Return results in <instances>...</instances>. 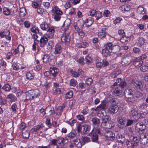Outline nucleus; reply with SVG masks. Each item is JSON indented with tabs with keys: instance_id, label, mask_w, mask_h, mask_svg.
<instances>
[{
	"instance_id": "f257e3e1",
	"label": "nucleus",
	"mask_w": 148,
	"mask_h": 148,
	"mask_svg": "<svg viewBox=\"0 0 148 148\" xmlns=\"http://www.w3.org/2000/svg\"><path fill=\"white\" fill-rule=\"evenodd\" d=\"M52 10L53 13V18L56 21H59L61 18V16L62 14V12L57 6L53 7Z\"/></svg>"
},
{
	"instance_id": "f03ea898",
	"label": "nucleus",
	"mask_w": 148,
	"mask_h": 148,
	"mask_svg": "<svg viewBox=\"0 0 148 148\" xmlns=\"http://www.w3.org/2000/svg\"><path fill=\"white\" fill-rule=\"evenodd\" d=\"M124 94L125 97L130 101L133 102L135 101L134 99V92L131 89L127 88L124 91Z\"/></svg>"
},
{
	"instance_id": "7ed1b4c3",
	"label": "nucleus",
	"mask_w": 148,
	"mask_h": 148,
	"mask_svg": "<svg viewBox=\"0 0 148 148\" xmlns=\"http://www.w3.org/2000/svg\"><path fill=\"white\" fill-rule=\"evenodd\" d=\"M139 140L140 143L145 145L148 143V134L143 132L139 133Z\"/></svg>"
},
{
	"instance_id": "20e7f679",
	"label": "nucleus",
	"mask_w": 148,
	"mask_h": 148,
	"mask_svg": "<svg viewBox=\"0 0 148 148\" xmlns=\"http://www.w3.org/2000/svg\"><path fill=\"white\" fill-rule=\"evenodd\" d=\"M132 57L130 55H126L123 58L121 64L123 66H125L129 65L131 61Z\"/></svg>"
},
{
	"instance_id": "39448f33",
	"label": "nucleus",
	"mask_w": 148,
	"mask_h": 148,
	"mask_svg": "<svg viewBox=\"0 0 148 148\" xmlns=\"http://www.w3.org/2000/svg\"><path fill=\"white\" fill-rule=\"evenodd\" d=\"M119 107L117 105H110L108 108V112L111 114H114L119 110Z\"/></svg>"
},
{
	"instance_id": "423d86ee",
	"label": "nucleus",
	"mask_w": 148,
	"mask_h": 148,
	"mask_svg": "<svg viewBox=\"0 0 148 148\" xmlns=\"http://www.w3.org/2000/svg\"><path fill=\"white\" fill-rule=\"evenodd\" d=\"M146 128V126L142 122H139L136 123L135 126V130L138 132H142Z\"/></svg>"
},
{
	"instance_id": "0eeeda50",
	"label": "nucleus",
	"mask_w": 148,
	"mask_h": 148,
	"mask_svg": "<svg viewBox=\"0 0 148 148\" xmlns=\"http://www.w3.org/2000/svg\"><path fill=\"white\" fill-rule=\"evenodd\" d=\"M130 116L134 117L136 120H138L140 118V114L138 113L137 111L134 109L132 108L129 112Z\"/></svg>"
},
{
	"instance_id": "6e6552de",
	"label": "nucleus",
	"mask_w": 148,
	"mask_h": 148,
	"mask_svg": "<svg viewBox=\"0 0 148 148\" xmlns=\"http://www.w3.org/2000/svg\"><path fill=\"white\" fill-rule=\"evenodd\" d=\"M105 136L110 140H114L116 138L115 137V134L111 131L106 132L104 134Z\"/></svg>"
},
{
	"instance_id": "1a4fd4ad",
	"label": "nucleus",
	"mask_w": 148,
	"mask_h": 148,
	"mask_svg": "<svg viewBox=\"0 0 148 148\" xmlns=\"http://www.w3.org/2000/svg\"><path fill=\"white\" fill-rule=\"evenodd\" d=\"M102 122L101 126L103 127L106 125L107 123H108L109 120V117L108 116L106 115L103 116L101 117Z\"/></svg>"
},
{
	"instance_id": "9d476101",
	"label": "nucleus",
	"mask_w": 148,
	"mask_h": 148,
	"mask_svg": "<svg viewBox=\"0 0 148 148\" xmlns=\"http://www.w3.org/2000/svg\"><path fill=\"white\" fill-rule=\"evenodd\" d=\"M119 124H117L118 126L121 129H123L126 123V120L122 117L119 118L118 120Z\"/></svg>"
},
{
	"instance_id": "9b49d317",
	"label": "nucleus",
	"mask_w": 148,
	"mask_h": 148,
	"mask_svg": "<svg viewBox=\"0 0 148 148\" xmlns=\"http://www.w3.org/2000/svg\"><path fill=\"white\" fill-rule=\"evenodd\" d=\"M82 133L84 134H86L89 132L90 129V126L88 125L85 124L82 125Z\"/></svg>"
},
{
	"instance_id": "f8f14e48",
	"label": "nucleus",
	"mask_w": 148,
	"mask_h": 148,
	"mask_svg": "<svg viewBox=\"0 0 148 148\" xmlns=\"http://www.w3.org/2000/svg\"><path fill=\"white\" fill-rule=\"evenodd\" d=\"M59 70L55 67H51L50 68V72L52 75L54 77H56L58 74Z\"/></svg>"
},
{
	"instance_id": "ddd939ff",
	"label": "nucleus",
	"mask_w": 148,
	"mask_h": 148,
	"mask_svg": "<svg viewBox=\"0 0 148 148\" xmlns=\"http://www.w3.org/2000/svg\"><path fill=\"white\" fill-rule=\"evenodd\" d=\"M106 108V103L105 102L101 103L99 106H97L95 109V110L96 111H99L101 110H104Z\"/></svg>"
},
{
	"instance_id": "4468645a",
	"label": "nucleus",
	"mask_w": 148,
	"mask_h": 148,
	"mask_svg": "<svg viewBox=\"0 0 148 148\" xmlns=\"http://www.w3.org/2000/svg\"><path fill=\"white\" fill-rule=\"evenodd\" d=\"M33 99L37 98L40 95V91L37 89L30 90Z\"/></svg>"
},
{
	"instance_id": "2eb2a0df",
	"label": "nucleus",
	"mask_w": 148,
	"mask_h": 148,
	"mask_svg": "<svg viewBox=\"0 0 148 148\" xmlns=\"http://www.w3.org/2000/svg\"><path fill=\"white\" fill-rule=\"evenodd\" d=\"M71 38L70 36H67L63 34L61 37V40L62 42L68 43L70 41Z\"/></svg>"
},
{
	"instance_id": "dca6fc26",
	"label": "nucleus",
	"mask_w": 148,
	"mask_h": 148,
	"mask_svg": "<svg viewBox=\"0 0 148 148\" xmlns=\"http://www.w3.org/2000/svg\"><path fill=\"white\" fill-rule=\"evenodd\" d=\"M89 135L91 137L92 141L95 142H97L98 139V136L96 133H90Z\"/></svg>"
},
{
	"instance_id": "f3484780",
	"label": "nucleus",
	"mask_w": 148,
	"mask_h": 148,
	"mask_svg": "<svg viewBox=\"0 0 148 148\" xmlns=\"http://www.w3.org/2000/svg\"><path fill=\"white\" fill-rule=\"evenodd\" d=\"M62 52V47L59 44H57L55 47L54 53L55 54L60 53Z\"/></svg>"
},
{
	"instance_id": "a211bd4d",
	"label": "nucleus",
	"mask_w": 148,
	"mask_h": 148,
	"mask_svg": "<svg viewBox=\"0 0 148 148\" xmlns=\"http://www.w3.org/2000/svg\"><path fill=\"white\" fill-rule=\"evenodd\" d=\"M94 19L92 17L88 18L85 21V22L86 23V27H88L90 26L94 22Z\"/></svg>"
},
{
	"instance_id": "6ab92c4d",
	"label": "nucleus",
	"mask_w": 148,
	"mask_h": 148,
	"mask_svg": "<svg viewBox=\"0 0 148 148\" xmlns=\"http://www.w3.org/2000/svg\"><path fill=\"white\" fill-rule=\"evenodd\" d=\"M143 63L142 60H139V59L136 58L135 59L133 62L134 65L136 67H140Z\"/></svg>"
},
{
	"instance_id": "aec40b11",
	"label": "nucleus",
	"mask_w": 148,
	"mask_h": 148,
	"mask_svg": "<svg viewBox=\"0 0 148 148\" xmlns=\"http://www.w3.org/2000/svg\"><path fill=\"white\" fill-rule=\"evenodd\" d=\"M73 141L74 143V145L76 147L81 148L83 145L82 141H81L79 139H76L73 140Z\"/></svg>"
},
{
	"instance_id": "412c9836",
	"label": "nucleus",
	"mask_w": 148,
	"mask_h": 148,
	"mask_svg": "<svg viewBox=\"0 0 148 148\" xmlns=\"http://www.w3.org/2000/svg\"><path fill=\"white\" fill-rule=\"evenodd\" d=\"M134 86L137 89H141L143 88V85L141 81H136L134 82Z\"/></svg>"
},
{
	"instance_id": "4be33fe9",
	"label": "nucleus",
	"mask_w": 148,
	"mask_h": 148,
	"mask_svg": "<svg viewBox=\"0 0 148 148\" xmlns=\"http://www.w3.org/2000/svg\"><path fill=\"white\" fill-rule=\"evenodd\" d=\"M91 121L93 125H97V127H99L100 123L99 119L97 117H94L92 119Z\"/></svg>"
},
{
	"instance_id": "5701e85b",
	"label": "nucleus",
	"mask_w": 148,
	"mask_h": 148,
	"mask_svg": "<svg viewBox=\"0 0 148 148\" xmlns=\"http://www.w3.org/2000/svg\"><path fill=\"white\" fill-rule=\"evenodd\" d=\"M48 41V39L45 36H43L42 37L40 40V42L41 44V46L43 47L46 43H47Z\"/></svg>"
},
{
	"instance_id": "b1692460",
	"label": "nucleus",
	"mask_w": 148,
	"mask_h": 148,
	"mask_svg": "<svg viewBox=\"0 0 148 148\" xmlns=\"http://www.w3.org/2000/svg\"><path fill=\"white\" fill-rule=\"evenodd\" d=\"M118 139V141L121 143L122 144H123L125 143V140L126 139L125 138L124 136L122 135H119L118 137H116Z\"/></svg>"
},
{
	"instance_id": "393cba45",
	"label": "nucleus",
	"mask_w": 148,
	"mask_h": 148,
	"mask_svg": "<svg viewBox=\"0 0 148 148\" xmlns=\"http://www.w3.org/2000/svg\"><path fill=\"white\" fill-rule=\"evenodd\" d=\"M7 98L11 102L14 101L16 100V96L12 94L9 95L8 96Z\"/></svg>"
},
{
	"instance_id": "a878e982",
	"label": "nucleus",
	"mask_w": 148,
	"mask_h": 148,
	"mask_svg": "<svg viewBox=\"0 0 148 148\" xmlns=\"http://www.w3.org/2000/svg\"><path fill=\"white\" fill-rule=\"evenodd\" d=\"M10 32L8 30H6L3 32H0V37L2 38L4 37H7L9 35Z\"/></svg>"
},
{
	"instance_id": "bb28decb",
	"label": "nucleus",
	"mask_w": 148,
	"mask_h": 148,
	"mask_svg": "<svg viewBox=\"0 0 148 148\" xmlns=\"http://www.w3.org/2000/svg\"><path fill=\"white\" fill-rule=\"evenodd\" d=\"M115 125V124L113 121L109 120L107 123L106 127L108 129H111L114 127Z\"/></svg>"
},
{
	"instance_id": "cd10ccee",
	"label": "nucleus",
	"mask_w": 148,
	"mask_h": 148,
	"mask_svg": "<svg viewBox=\"0 0 148 148\" xmlns=\"http://www.w3.org/2000/svg\"><path fill=\"white\" fill-rule=\"evenodd\" d=\"M81 140H82V142L83 145L90 141V138L86 136H82L81 138Z\"/></svg>"
},
{
	"instance_id": "c85d7f7f",
	"label": "nucleus",
	"mask_w": 148,
	"mask_h": 148,
	"mask_svg": "<svg viewBox=\"0 0 148 148\" xmlns=\"http://www.w3.org/2000/svg\"><path fill=\"white\" fill-rule=\"evenodd\" d=\"M145 40L142 37H140L139 38L138 42V45L140 47L143 45L145 42Z\"/></svg>"
},
{
	"instance_id": "c756f323",
	"label": "nucleus",
	"mask_w": 148,
	"mask_h": 148,
	"mask_svg": "<svg viewBox=\"0 0 148 148\" xmlns=\"http://www.w3.org/2000/svg\"><path fill=\"white\" fill-rule=\"evenodd\" d=\"M71 21L70 19L68 18L66 19L64 22L63 25V26L66 27V28H68L70 25Z\"/></svg>"
},
{
	"instance_id": "7c9ffc66",
	"label": "nucleus",
	"mask_w": 148,
	"mask_h": 148,
	"mask_svg": "<svg viewBox=\"0 0 148 148\" xmlns=\"http://www.w3.org/2000/svg\"><path fill=\"white\" fill-rule=\"evenodd\" d=\"M25 95L26 96L25 100H31L33 99L30 90L25 92Z\"/></svg>"
},
{
	"instance_id": "2f4dec72",
	"label": "nucleus",
	"mask_w": 148,
	"mask_h": 148,
	"mask_svg": "<svg viewBox=\"0 0 148 148\" xmlns=\"http://www.w3.org/2000/svg\"><path fill=\"white\" fill-rule=\"evenodd\" d=\"M73 92L72 90H69L65 95V98L66 99H70L73 96Z\"/></svg>"
},
{
	"instance_id": "473e14b6",
	"label": "nucleus",
	"mask_w": 148,
	"mask_h": 148,
	"mask_svg": "<svg viewBox=\"0 0 148 148\" xmlns=\"http://www.w3.org/2000/svg\"><path fill=\"white\" fill-rule=\"evenodd\" d=\"M19 14L22 17H24L26 14V12L25 8L24 7L21 8L20 9Z\"/></svg>"
},
{
	"instance_id": "72a5a7b5",
	"label": "nucleus",
	"mask_w": 148,
	"mask_h": 148,
	"mask_svg": "<svg viewBox=\"0 0 148 148\" xmlns=\"http://www.w3.org/2000/svg\"><path fill=\"white\" fill-rule=\"evenodd\" d=\"M40 27L41 29L43 30H47V29L48 28V26L47 24L46 23H42V24H41L40 25Z\"/></svg>"
},
{
	"instance_id": "f704fd0d",
	"label": "nucleus",
	"mask_w": 148,
	"mask_h": 148,
	"mask_svg": "<svg viewBox=\"0 0 148 148\" xmlns=\"http://www.w3.org/2000/svg\"><path fill=\"white\" fill-rule=\"evenodd\" d=\"M121 92V90L118 87H116L115 88V90L114 91V94L116 96L119 95Z\"/></svg>"
},
{
	"instance_id": "c9c22d12",
	"label": "nucleus",
	"mask_w": 148,
	"mask_h": 148,
	"mask_svg": "<svg viewBox=\"0 0 148 148\" xmlns=\"http://www.w3.org/2000/svg\"><path fill=\"white\" fill-rule=\"evenodd\" d=\"M95 17L97 20H98L102 16V12L100 11H97L95 14Z\"/></svg>"
},
{
	"instance_id": "e433bc0d",
	"label": "nucleus",
	"mask_w": 148,
	"mask_h": 148,
	"mask_svg": "<svg viewBox=\"0 0 148 148\" xmlns=\"http://www.w3.org/2000/svg\"><path fill=\"white\" fill-rule=\"evenodd\" d=\"M58 139H54L51 141V145L55 146V147L59 148L58 145L57 144V142H58Z\"/></svg>"
},
{
	"instance_id": "4c0bfd02",
	"label": "nucleus",
	"mask_w": 148,
	"mask_h": 148,
	"mask_svg": "<svg viewBox=\"0 0 148 148\" xmlns=\"http://www.w3.org/2000/svg\"><path fill=\"white\" fill-rule=\"evenodd\" d=\"M3 12L5 15H8L10 14V10L6 8L5 7L3 9Z\"/></svg>"
},
{
	"instance_id": "58836bf2",
	"label": "nucleus",
	"mask_w": 148,
	"mask_h": 148,
	"mask_svg": "<svg viewBox=\"0 0 148 148\" xmlns=\"http://www.w3.org/2000/svg\"><path fill=\"white\" fill-rule=\"evenodd\" d=\"M112 51L110 50L106 49L105 48L102 50V53L104 54V55L106 56H108V55H109L110 54V53Z\"/></svg>"
},
{
	"instance_id": "ea45409f",
	"label": "nucleus",
	"mask_w": 148,
	"mask_h": 148,
	"mask_svg": "<svg viewBox=\"0 0 148 148\" xmlns=\"http://www.w3.org/2000/svg\"><path fill=\"white\" fill-rule=\"evenodd\" d=\"M2 89L5 91H8L10 90L11 87L10 85L7 84L5 85L3 87Z\"/></svg>"
},
{
	"instance_id": "a19ab883",
	"label": "nucleus",
	"mask_w": 148,
	"mask_h": 148,
	"mask_svg": "<svg viewBox=\"0 0 148 148\" xmlns=\"http://www.w3.org/2000/svg\"><path fill=\"white\" fill-rule=\"evenodd\" d=\"M79 47L80 48H85L86 47H88L89 46L88 43L86 42H83L82 43L79 45Z\"/></svg>"
},
{
	"instance_id": "79ce46f5",
	"label": "nucleus",
	"mask_w": 148,
	"mask_h": 148,
	"mask_svg": "<svg viewBox=\"0 0 148 148\" xmlns=\"http://www.w3.org/2000/svg\"><path fill=\"white\" fill-rule=\"evenodd\" d=\"M49 58L50 56L49 55H44V56L42 58L43 62L45 63H47L49 61Z\"/></svg>"
},
{
	"instance_id": "37998d69",
	"label": "nucleus",
	"mask_w": 148,
	"mask_h": 148,
	"mask_svg": "<svg viewBox=\"0 0 148 148\" xmlns=\"http://www.w3.org/2000/svg\"><path fill=\"white\" fill-rule=\"evenodd\" d=\"M113 46L112 44L111 43H108L106 46V48L112 51L113 49Z\"/></svg>"
},
{
	"instance_id": "c03bdc74",
	"label": "nucleus",
	"mask_w": 148,
	"mask_h": 148,
	"mask_svg": "<svg viewBox=\"0 0 148 148\" xmlns=\"http://www.w3.org/2000/svg\"><path fill=\"white\" fill-rule=\"evenodd\" d=\"M137 11L139 14H143L145 13V12L144 11V8L142 7H138L137 9Z\"/></svg>"
},
{
	"instance_id": "a18cd8bd",
	"label": "nucleus",
	"mask_w": 148,
	"mask_h": 148,
	"mask_svg": "<svg viewBox=\"0 0 148 148\" xmlns=\"http://www.w3.org/2000/svg\"><path fill=\"white\" fill-rule=\"evenodd\" d=\"M29 132L26 131L23 133L22 135L24 138L27 139L29 136Z\"/></svg>"
},
{
	"instance_id": "49530a36",
	"label": "nucleus",
	"mask_w": 148,
	"mask_h": 148,
	"mask_svg": "<svg viewBox=\"0 0 148 148\" xmlns=\"http://www.w3.org/2000/svg\"><path fill=\"white\" fill-rule=\"evenodd\" d=\"M76 134L75 133L71 132L67 135V136L69 138H73L75 137Z\"/></svg>"
},
{
	"instance_id": "de8ad7c7",
	"label": "nucleus",
	"mask_w": 148,
	"mask_h": 148,
	"mask_svg": "<svg viewBox=\"0 0 148 148\" xmlns=\"http://www.w3.org/2000/svg\"><path fill=\"white\" fill-rule=\"evenodd\" d=\"M64 29V32L63 34L67 36H70V30L68 28L66 27Z\"/></svg>"
},
{
	"instance_id": "09e8293b",
	"label": "nucleus",
	"mask_w": 148,
	"mask_h": 148,
	"mask_svg": "<svg viewBox=\"0 0 148 148\" xmlns=\"http://www.w3.org/2000/svg\"><path fill=\"white\" fill-rule=\"evenodd\" d=\"M93 131H94V132L93 133H96L97 134H101L100 129L99 128H96L95 127L93 129L91 132H92Z\"/></svg>"
},
{
	"instance_id": "8fccbe9b",
	"label": "nucleus",
	"mask_w": 148,
	"mask_h": 148,
	"mask_svg": "<svg viewBox=\"0 0 148 148\" xmlns=\"http://www.w3.org/2000/svg\"><path fill=\"white\" fill-rule=\"evenodd\" d=\"M31 31L33 33L37 34L39 32V30L37 27L35 26L33 27L31 29Z\"/></svg>"
},
{
	"instance_id": "3c124183",
	"label": "nucleus",
	"mask_w": 148,
	"mask_h": 148,
	"mask_svg": "<svg viewBox=\"0 0 148 148\" xmlns=\"http://www.w3.org/2000/svg\"><path fill=\"white\" fill-rule=\"evenodd\" d=\"M77 84V81L74 79H71L70 80V84L71 86H75Z\"/></svg>"
},
{
	"instance_id": "603ef678",
	"label": "nucleus",
	"mask_w": 148,
	"mask_h": 148,
	"mask_svg": "<svg viewBox=\"0 0 148 148\" xmlns=\"http://www.w3.org/2000/svg\"><path fill=\"white\" fill-rule=\"evenodd\" d=\"M92 81L93 80L91 78H89L86 80V82L87 85L90 86L91 84Z\"/></svg>"
},
{
	"instance_id": "864d4df0",
	"label": "nucleus",
	"mask_w": 148,
	"mask_h": 148,
	"mask_svg": "<svg viewBox=\"0 0 148 148\" xmlns=\"http://www.w3.org/2000/svg\"><path fill=\"white\" fill-rule=\"evenodd\" d=\"M53 47V44L52 41H49L47 45V49L49 50H50Z\"/></svg>"
},
{
	"instance_id": "5fc2aeb1",
	"label": "nucleus",
	"mask_w": 148,
	"mask_h": 148,
	"mask_svg": "<svg viewBox=\"0 0 148 148\" xmlns=\"http://www.w3.org/2000/svg\"><path fill=\"white\" fill-rule=\"evenodd\" d=\"M127 83L125 81H122L119 84V86L121 88H123L126 86Z\"/></svg>"
},
{
	"instance_id": "6e6d98bb",
	"label": "nucleus",
	"mask_w": 148,
	"mask_h": 148,
	"mask_svg": "<svg viewBox=\"0 0 148 148\" xmlns=\"http://www.w3.org/2000/svg\"><path fill=\"white\" fill-rule=\"evenodd\" d=\"M26 78L27 79H32L34 77L32 74L29 72H27L26 75Z\"/></svg>"
},
{
	"instance_id": "4d7b16f0",
	"label": "nucleus",
	"mask_w": 148,
	"mask_h": 148,
	"mask_svg": "<svg viewBox=\"0 0 148 148\" xmlns=\"http://www.w3.org/2000/svg\"><path fill=\"white\" fill-rule=\"evenodd\" d=\"M73 26L75 28V29L78 32H79V31L81 30L78 27V23H74L73 24Z\"/></svg>"
},
{
	"instance_id": "13d9d810",
	"label": "nucleus",
	"mask_w": 148,
	"mask_h": 148,
	"mask_svg": "<svg viewBox=\"0 0 148 148\" xmlns=\"http://www.w3.org/2000/svg\"><path fill=\"white\" fill-rule=\"evenodd\" d=\"M17 49L18 50L19 52L22 53L24 51V48L21 45H19Z\"/></svg>"
},
{
	"instance_id": "bf43d9fd",
	"label": "nucleus",
	"mask_w": 148,
	"mask_h": 148,
	"mask_svg": "<svg viewBox=\"0 0 148 148\" xmlns=\"http://www.w3.org/2000/svg\"><path fill=\"white\" fill-rule=\"evenodd\" d=\"M71 72L72 75L74 77H78L80 75V74L79 73H78L76 71H71Z\"/></svg>"
},
{
	"instance_id": "052dcab7",
	"label": "nucleus",
	"mask_w": 148,
	"mask_h": 148,
	"mask_svg": "<svg viewBox=\"0 0 148 148\" xmlns=\"http://www.w3.org/2000/svg\"><path fill=\"white\" fill-rule=\"evenodd\" d=\"M76 117L79 120L81 121H84L85 118L84 116L82 115H79L77 116Z\"/></svg>"
},
{
	"instance_id": "680f3d73",
	"label": "nucleus",
	"mask_w": 148,
	"mask_h": 148,
	"mask_svg": "<svg viewBox=\"0 0 148 148\" xmlns=\"http://www.w3.org/2000/svg\"><path fill=\"white\" fill-rule=\"evenodd\" d=\"M47 31H48L50 33L52 36L53 35V33L55 31L54 29L52 27L51 28L49 27Z\"/></svg>"
},
{
	"instance_id": "e2e57ef3",
	"label": "nucleus",
	"mask_w": 148,
	"mask_h": 148,
	"mask_svg": "<svg viewBox=\"0 0 148 148\" xmlns=\"http://www.w3.org/2000/svg\"><path fill=\"white\" fill-rule=\"evenodd\" d=\"M17 108V105L15 103H14L11 106V109L12 111L14 113H15L16 111V109Z\"/></svg>"
},
{
	"instance_id": "0e129e2a",
	"label": "nucleus",
	"mask_w": 148,
	"mask_h": 148,
	"mask_svg": "<svg viewBox=\"0 0 148 148\" xmlns=\"http://www.w3.org/2000/svg\"><path fill=\"white\" fill-rule=\"evenodd\" d=\"M110 14V11L108 10H105L103 13V15L106 17H108Z\"/></svg>"
},
{
	"instance_id": "69168bd1",
	"label": "nucleus",
	"mask_w": 148,
	"mask_h": 148,
	"mask_svg": "<svg viewBox=\"0 0 148 148\" xmlns=\"http://www.w3.org/2000/svg\"><path fill=\"white\" fill-rule=\"evenodd\" d=\"M84 58L81 57L77 60V61L82 65H83L84 64Z\"/></svg>"
},
{
	"instance_id": "338daca9",
	"label": "nucleus",
	"mask_w": 148,
	"mask_h": 148,
	"mask_svg": "<svg viewBox=\"0 0 148 148\" xmlns=\"http://www.w3.org/2000/svg\"><path fill=\"white\" fill-rule=\"evenodd\" d=\"M122 19L121 18L119 17H116V19L114 21V24H116L119 23Z\"/></svg>"
},
{
	"instance_id": "774afa93",
	"label": "nucleus",
	"mask_w": 148,
	"mask_h": 148,
	"mask_svg": "<svg viewBox=\"0 0 148 148\" xmlns=\"http://www.w3.org/2000/svg\"><path fill=\"white\" fill-rule=\"evenodd\" d=\"M148 66L144 65L140 68V69L143 72H145L148 70Z\"/></svg>"
}]
</instances>
